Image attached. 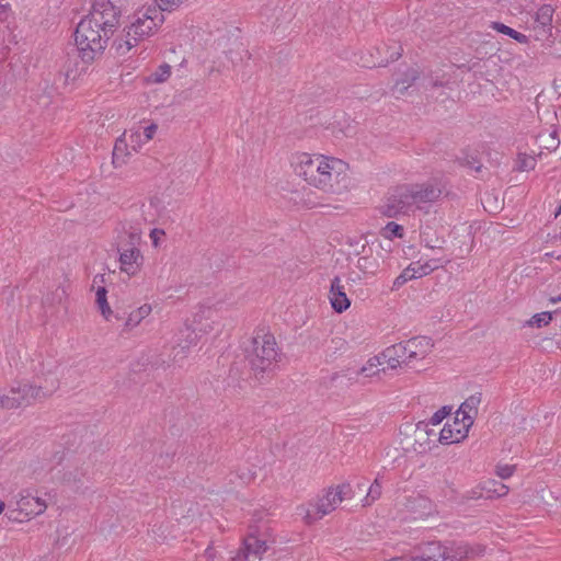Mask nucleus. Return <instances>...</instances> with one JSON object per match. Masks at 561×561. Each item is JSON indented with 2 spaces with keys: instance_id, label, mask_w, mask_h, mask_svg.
<instances>
[{
  "instance_id": "nucleus-1",
  "label": "nucleus",
  "mask_w": 561,
  "mask_h": 561,
  "mask_svg": "<svg viewBox=\"0 0 561 561\" xmlns=\"http://www.w3.org/2000/svg\"><path fill=\"white\" fill-rule=\"evenodd\" d=\"M295 171L309 185L325 193H339L342 182L346 179V164L335 158L323 156L311 157L301 153L297 158Z\"/></svg>"
},
{
  "instance_id": "nucleus-2",
  "label": "nucleus",
  "mask_w": 561,
  "mask_h": 561,
  "mask_svg": "<svg viewBox=\"0 0 561 561\" xmlns=\"http://www.w3.org/2000/svg\"><path fill=\"white\" fill-rule=\"evenodd\" d=\"M164 15L157 5L142 7L130 16L129 25L113 42L118 56H126L131 48L146 37L153 35L163 24Z\"/></svg>"
},
{
  "instance_id": "nucleus-3",
  "label": "nucleus",
  "mask_w": 561,
  "mask_h": 561,
  "mask_svg": "<svg viewBox=\"0 0 561 561\" xmlns=\"http://www.w3.org/2000/svg\"><path fill=\"white\" fill-rule=\"evenodd\" d=\"M245 359L257 380L270 376L277 368L282 353L276 339L267 328H257L245 347Z\"/></svg>"
},
{
  "instance_id": "nucleus-4",
  "label": "nucleus",
  "mask_w": 561,
  "mask_h": 561,
  "mask_svg": "<svg viewBox=\"0 0 561 561\" xmlns=\"http://www.w3.org/2000/svg\"><path fill=\"white\" fill-rule=\"evenodd\" d=\"M111 33L101 30L87 16L76 27L75 42L78 56L84 65L100 59L107 46Z\"/></svg>"
},
{
  "instance_id": "nucleus-5",
  "label": "nucleus",
  "mask_w": 561,
  "mask_h": 561,
  "mask_svg": "<svg viewBox=\"0 0 561 561\" xmlns=\"http://www.w3.org/2000/svg\"><path fill=\"white\" fill-rule=\"evenodd\" d=\"M416 210L410 184H401L391 188L380 207L381 214L389 218L410 216Z\"/></svg>"
},
{
  "instance_id": "nucleus-6",
  "label": "nucleus",
  "mask_w": 561,
  "mask_h": 561,
  "mask_svg": "<svg viewBox=\"0 0 561 561\" xmlns=\"http://www.w3.org/2000/svg\"><path fill=\"white\" fill-rule=\"evenodd\" d=\"M101 30L114 34L119 24L121 10L110 0H92L91 10L87 15Z\"/></svg>"
},
{
  "instance_id": "nucleus-7",
  "label": "nucleus",
  "mask_w": 561,
  "mask_h": 561,
  "mask_svg": "<svg viewBox=\"0 0 561 561\" xmlns=\"http://www.w3.org/2000/svg\"><path fill=\"white\" fill-rule=\"evenodd\" d=\"M197 341L198 334L194 328L187 324L181 328L176 335V343L170 354L172 363L181 365L187 357L191 346L196 345Z\"/></svg>"
},
{
  "instance_id": "nucleus-8",
  "label": "nucleus",
  "mask_w": 561,
  "mask_h": 561,
  "mask_svg": "<svg viewBox=\"0 0 561 561\" xmlns=\"http://www.w3.org/2000/svg\"><path fill=\"white\" fill-rule=\"evenodd\" d=\"M416 209L421 210L424 204H433L437 202L442 194L443 187L436 180L423 183H410Z\"/></svg>"
},
{
  "instance_id": "nucleus-9",
  "label": "nucleus",
  "mask_w": 561,
  "mask_h": 561,
  "mask_svg": "<svg viewBox=\"0 0 561 561\" xmlns=\"http://www.w3.org/2000/svg\"><path fill=\"white\" fill-rule=\"evenodd\" d=\"M443 547L444 556L442 557V561H466L481 556L485 550V548L480 545L470 546L463 542H449Z\"/></svg>"
},
{
  "instance_id": "nucleus-10",
  "label": "nucleus",
  "mask_w": 561,
  "mask_h": 561,
  "mask_svg": "<svg viewBox=\"0 0 561 561\" xmlns=\"http://www.w3.org/2000/svg\"><path fill=\"white\" fill-rule=\"evenodd\" d=\"M129 243L126 248H119V263L121 270L129 275H134L138 270L142 256L140 250L135 245L136 241L139 240L137 233L129 234Z\"/></svg>"
},
{
  "instance_id": "nucleus-11",
  "label": "nucleus",
  "mask_w": 561,
  "mask_h": 561,
  "mask_svg": "<svg viewBox=\"0 0 561 561\" xmlns=\"http://www.w3.org/2000/svg\"><path fill=\"white\" fill-rule=\"evenodd\" d=\"M554 9L550 4L541 5L535 15L533 30L536 41H548L552 36V18Z\"/></svg>"
},
{
  "instance_id": "nucleus-12",
  "label": "nucleus",
  "mask_w": 561,
  "mask_h": 561,
  "mask_svg": "<svg viewBox=\"0 0 561 561\" xmlns=\"http://www.w3.org/2000/svg\"><path fill=\"white\" fill-rule=\"evenodd\" d=\"M268 550L267 542L254 535H249L243 540L237 559L243 561H263V557Z\"/></svg>"
},
{
  "instance_id": "nucleus-13",
  "label": "nucleus",
  "mask_w": 561,
  "mask_h": 561,
  "mask_svg": "<svg viewBox=\"0 0 561 561\" xmlns=\"http://www.w3.org/2000/svg\"><path fill=\"white\" fill-rule=\"evenodd\" d=\"M341 503V499L333 494V489H329L327 494L319 499L314 507V512L308 510L305 515V520L307 524H312L313 522L321 519L323 516L333 512L337 505Z\"/></svg>"
},
{
  "instance_id": "nucleus-14",
  "label": "nucleus",
  "mask_w": 561,
  "mask_h": 561,
  "mask_svg": "<svg viewBox=\"0 0 561 561\" xmlns=\"http://www.w3.org/2000/svg\"><path fill=\"white\" fill-rule=\"evenodd\" d=\"M382 360L388 364V367L391 369H396L398 367H409L414 368L412 364V359L408 356L407 346L404 342H400L393 345L388 346L381 353Z\"/></svg>"
},
{
  "instance_id": "nucleus-15",
  "label": "nucleus",
  "mask_w": 561,
  "mask_h": 561,
  "mask_svg": "<svg viewBox=\"0 0 561 561\" xmlns=\"http://www.w3.org/2000/svg\"><path fill=\"white\" fill-rule=\"evenodd\" d=\"M16 505L20 513H23L25 516L41 515L47 508L46 502L38 496H34L30 490H22L19 493Z\"/></svg>"
},
{
  "instance_id": "nucleus-16",
  "label": "nucleus",
  "mask_w": 561,
  "mask_h": 561,
  "mask_svg": "<svg viewBox=\"0 0 561 561\" xmlns=\"http://www.w3.org/2000/svg\"><path fill=\"white\" fill-rule=\"evenodd\" d=\"M85 474L87 472L83 468L70 465L62 468V470L58 469L53 479L78 492L83 488Z\"/></svg>"
},
{
  "instance_id": "nucleus-17",
  "label": "nucleus",
  "mask_w": 561,
  "mask_h": 561,
  "mask_svg": "<svg viewBox=\"0 0 561 561\" xmlns=\"http://www.w3.org/2000/svg\"><path fill=\"white\" fill-rule=\"evenodd\" d=\"M407 346L408 356L412 359V364L424 359L434 347V343L431 337L427 336H415L408 341H404Z\"/></svg>"
},
{
  "instance_id": "nucleus-18",
  "label": "nucleus",
  "mask_w": 561,
  "mask_h": 561,
  "mask_svg": "<svg viewBox=\"0 0 561 561\" xmlns=\"http://www.w3.org/2000/svg\"><path fill=\"white\" fill-rule=\"evenodd\" d=\"M470 427L458 416L455 417L454 424H445L438 434V440L442 444L459 443L468 436Z\"/></svg>"
},
{
  "instance_id": "nucleus-19",
  "label": "nucleus",
  "mask_w": 561,
  "mask_h": 561,
  "mask_svg": "<svg viewBox=\"0 0 561 561\" xmlns=\"http://www.w3.org/2000/svg\"><path fill=\"white\" fill-rule=\"evenodd\" d=\"M329 299L334 311L342 313L351 306V300L346 296L344 286L341 284L340 277H334L331 282Z\"/></svg>"
},
{
  "instance_id": "nucleus-20",
  "label": "nucleus",
  "mask_w": 561,
  "mask_h": 561,
  "mask_svg": "<svg viewBox=\"0 0 561 561\" xmlns=\"http://www.w3.org/2000/svg\"><path fill=\"white\" fill-rule=\"evenodd\" d=\"M10 393L18 396L21 407L32 405L36 401H43L35 383L20 382L10 388Z\"/></svg>"
},
{
  "instance_id": "nucleus-21",
  "label": "nucleus",
  "mask_w": 561,
  "mask_h": 561,
  "mask_svg": "<svg viewBox=\"0 0 561 561\" xmlns=\"http://www.w3.org/2000/svg\"><path fill=\"white\" fill-rule=\"evenodd\" d=\"M481 402V393L471 394L469 398L461 403L459 410L456 413V416L461 415V421L466 423L467 427H471L474 421V417L478 414V407Z\"/></svg>"
},
{
  "instance_id": "nucleus-22",
  "label": "nucleus",
  "mask_w": 561,
  "mask_h": 561,
  "mask_svg": "<svg viewBox=\"0 0 561 561\" xmlns=\"http://www.w3.org/2000/svg\"><path fill=\"white\" fill-rule=\"evenodd\" d=\"M444 547L438 541L426 542L419 547V554H415L416 561H442Z\"/></svg>"
},
{
  "instance_id": "nucleus-23",
  "label": "nucleus",
  "mask_w": 561,
  "mask_h": 561,
  "mask_svg": "<svg viewBox=\"0 0 561 561\" xmlns=\"http://www.w3.org/2000/svg\"><path fill=\"white\" fill-rule=\"evenodd\" d=\"M38 382H35L36 388L39 391V396L43 400L51 397L59 388V379L58 377L51 373L50 370L47 375L41 379V377L36 376Z\"/></svg>"
},
{
  "instance_id": "nucleus-24",
  "label": "nucleus",
  "mask_w": 561,
  "mask_h": 561,
  "mask_svg": "<svg viewBox=\"0 0 561 561\" xmlns=\"http://www.w3.org/2000/svg\"><path fill=\"white\" fill-rule=\"evenodd\" d=\"M152 311V307L149 304H144L136 310L131 311L125 321V330L129 331L140 324Z\"/></svg>"
},
{
  "instance_id": "nucleus-25",
  "label": "nucleus",
  "mask_w": 561,
  "mask_h": 561,
  "mask_svg": "<svg viewBox=\"0 0 561 561\" xmlns=\"http://www.w3.org/2000/svg\"><path fill=\"white\" fill-rule=\"evenodd\" d=\"M508 490L510 489L507 485L497 480H488L483 483V485L481 486V491L479 493L476 491L473 493L478 494V496L480 497L483 495L482 491H485L488 493V496L501 497L506 495L508 493Z\"/></svg>"
},
{
  "instance_id": "nucleus-26",
  "label": "nucleus",
  "mask_w": 561,
  "mask_h": 561,
  "mask_svg": "<svg viewBox=\"0 0 561 561\" xmlns=\"http://www.w3.org/2000/svg\"><path fill=\"white\" fill-rule=\"evenodd\" d=\"M491 28H493L494 31H496L499 33L510 36L511 38L515 39L516 42H518L520 44L528 43V37L525 34L519 33V32L515 31L514 28H512L501 22H492Z\"/></svg>"
},
{
  "instance_id": "nucleus-27",
  "label": "nucleus",
  "mask_w": 561,
  "mask_h": 561,
  "mask_svg": "<svg viewBox=\"0 0 561 561\" xmlns=\"http://www.w3.org/2000/svg\"><path fill=\"white\" fill-rule=\"evenodd\" d=\"M381 493H382V485L380 482V474H378L377 478L374 480V482L370 484L368 492H367L365 499L363 500V506L371 505L375 501L380 499Z\"/></svg>"
},
{
  "instance_id": "nucleus-28",
  "label": "nucleus",
  "mask_w": 561,
  "mask_h": 561,
  "mask_svg": "<svg viewBox=\"0 0 561 561\" xmlns=\"http://www.w3.org/2000/svg\"><path fill=\"white\" fill-rule=\"evenodd\" d=\"M378 261L377 259L368 255L360 256L357 261V267L364 274L374 275L378 270Z\"/></svg>"
},
{
  "instance_id": "nucleus-29",
  "label": "nucleus",
  "mask_w": 561,
  "mask_h": 561,
  "mask_svg": "<svg viewBox=\"0 0 561 561\" xmlns=\"http://www.w3.org/2000/svg\"><path fill=\"white\" fill-rule=\"evenodd\" d=\"M106 289L105 287H99L98 290H96V305L102 313V316L106 319V320H110V316L113 314L111 308H110V305L107 302V299H106Z\"/></svg>"
},
{
  "instance_id": "nucleus-30",
  "label": "nucleus",
  "mask_w": 561,
  "mask_h": 561,
  "mask_svg": "<svg viewBox=\"0 0 561 561\" xmlns=\"http://www.w3.org/2000/svg\"><path fill=\"white\" fill-rule=\"evenodd\" d=\"M381 236L386 239L392 240L393 238H403L404 228L394 221L388 222L380 231Z\"/></svg>"
},
{
  "instance_id": "nucleus-31",
  "label": "nucleus",
  "mask_w": 561,
  "mask_h": 561,
  "mask_svg": "<svg viewBox=\"0 0 561 561\" xmlns=\"http://www.w3.org/2000/svg\"><path fill=\"white\" fill-rule=\"evenodd\" d=\"M407 76H409V81L397 80L393 85V89L400 94H403L415 82L419 77V72L411 68L407 71Z\"/></svg>"
},
{
  "instance_id": "nucleus-32",
  "label": "nucleus",
  "mask_w": 561,
  "mask_h": 561,
  "mask_svg": "<svg viewBox=\"0 0 561 561\" xmlns=\"http://www.w3.org/2000/svg\"><path fill=\"white\" fill-rule=\"evenodd\" d=\"M407 76H409V81L397 80L393 85V89L400 94H403L415 82L419 77V72L411 68L407 71Z\"/></svg>"
},
{
  "instance_id": "nucleus-33",
  "label": "nucleus",
  "mask_w": 561,
  "mask_h": 561,
  "mask_svg": "<svg viewBox=\"0 0 561 561\" xmlns=\"http://www.w3.org/2000/svg\"><path fill=\"white\" fill-rule=\"evenodd\" d=\"M124 136L128 142V147L134 151H137L141 145L146 142L140 130H129V133L125 131Z\"/></svg>"
},
{
  "instance_id": "nucleus-34",
  "label": "nucleus",
  "mask_w": 561,
  "mask_h": 561,
  "mask_svg": "<svg viewBox=\"0 0 561 561\" xmlns=\"http://www.w3.org/2000/svg\"><path fill=\"white\" fill-rule=\"evenodd\" d=\"M21 408V401L18 400V396L11 394H1L0 393V409L3 410H15Z\"/></svg>"
},
{
  "instance_id": "nucleus-35",
  "label": "nucleus",
  "mask_w": 561,
  "mask_h": 561,
  "mask_svg": "<svg viewBox=\"0 0 561 561\" xmlns=\"http://www.w3.org/2000/svg\"><path fill=\"white\" fill-rule=\"evenodd\" d=\"M552 320V313L549 311L540 312L531 317L530 320L527 321V324L530 327L541 328L548 325Z\"/></svg>"
},
{
  "instance_id": "nucleus-36",
  "label": "nucleus",
  "mask_w": 561,
  "mask_h": 561,
  "mask_svg": "<svg viewBox=\"0 0 561 561\" xmlns=\"http://www.w3.org/2000/svg\"><path fill=\"white\" fill-rule=\"evenodd\" d=\"M385 364L382 360L381 354L379 356L373 357L367 362V365L363 366L360 369V374H364L367 377L377 375L379 370H374L373 368H377L378 365Z\"/></svg>"
},
{
  "instance_id": "nucleus-37",
  "label": "nucleus",
  "mask_w": 561,
  "mask_h": 561,
  "mask_svg": "<svg viewBox=\"0 0 561 561\" xmlns=\"http://www.w3.org/2000/svg\"><path fill=\"white\" fill-rule=\"evenodd\" d=\"M171 76V67L168 64H163L151 75L152 82L162 83L167 81Z\"/></svg>"
},
{
  "instance_id": "nucleus-38",
  "label": "nucleus",
  "mask_w": 561,
  "mask_h": 561,
  "mask_svg": "<svg viewBox=\"0 0 561 561\" xmlns=\"http://www.w3.org/2000/svg\"><path fill=\"white\" fill-rule=\"evenodd\" d=\"M416 267V278L417 277H423L425 275H428L431 272H433L434 270H436L439 264L437 261H430V262H426L425 264H420L419 262L417 263H413Z\"/></svg>"
},
{
  "instance_id": "nucleus-39",
  "label": "nucleus",
  "mask_w": 561,
  "mask_h": 561,
  "mask_svg": "<svg viewBox=\"0 0 561 561\" xmlns=\"http://www.w3.org/2000/svg\"><path fill=\"white\" fill-rule=\"evenodd\" d=\"M536 165L535 158L527 154H519L517 161V170L518 171H529L534 170Z\"/></svg>"
},
{
  "instance_id": "nucleus-40",
  "label": "nucleus",
  "mask_w": 561,
  "mask_h": 561,
  "mask_svg": "<svg viewBox=\"0 0 561 561\" xmlns=\"http://www.w3.org/2000/svg\"><path fill=\"white\" fill-rule=\"evenodd\" d=\"M186 0H156V5L163 12H171L178 9Z\"/></svg>"
},
{
  "instance_id": "nucleus-41",
  "label": "nucleus",
  "mask_w": 561,
  "mask_h": 561,
  "mask_svg": "<svg viewBox=\"0 0 561 561\" xmlns=\"http://www.w3.org/2000/svg\"><path fill=\"white\" fill-rule=\"evenodd\" d=\"M428 424L425 421H421L416 424L415 435L417 438H423V436H427L428 438L431 436H436V433L434 430L428 428Z\"/></svg>"
},
{
  "instance_id": "nucleus-42",
  "label": "nucleus",
  "mask_w": 561,
  "mask_h": 561,
  "mask_svg": "<svg viewBox=\"0 0 561 561\" xmlns=\"http://www.w3.org/2000/svg\"><path fill=\"white\" fill-rule=\"evenodd\" d=\"M352 493V486L350 483H342L336 486V489L333 490V494L341 499V502L345 499L351 496Z\"/></svg>"
},
{
  "instance_id": "nucleus-43",
  "label": "nucleus",
  "mask_w": 561,
  "mask_h": 561,
  "mask_svg": "<svg viewBox=\"0 0 561 561\" xmlns=\"http://www.w3.org/2000/svg\"><path fill=\"white\" fill-rule=\"evenodd\" d=\"M514 471H515V466H512V465H497L496 466V474L501 479H508L510 477L513 476Z\"/></svg>"
},
{
  "instance_id": "nucleus-44",
  "label": "nucleus",
  "mask_w": 561,
  "mask_h": 561,
  "mask_svg": "<svg viewBox=\"0 0 561 561\" xmlns=\"http://www.w3.org/2000/svg\"><path fill=\"white\" fill-rule=\"evenodd\" d=\"M450 412V409H447L446 407H443L440 410H438L437 412H435L431 420H430V424L432 425H438L443 422V420L449 414Z\"/></svg>"
},
{
  "instance_id": "nucleus-45",
  "label": "nucleus",
  "mask_w": 561,
  "mask_h": 561,
  "mask_svg": "<svg viewBox=\"0 0 561 561\" xmlns=\"http://www.w3.org/2000/svg\"><path fill=\"white\" fill-rule=\"evenodd\" d=\"M401 51H402V48L399 47L398 50L396 51H392L390 54V57L389 59H381L380 61L378 62H374L373 65H369L368 67H385L387 66V64L389 61H394V60H398L400 57H401Z\"/></svg>"
},
{
  "instance_id": "nucleus-46",
  "label": "nucleus",
  "mask_w": 561,
  "mask_h": 561,
  "mask_svg": "<svg viewBox=\"0 0 561 561\" xmlns=\"http://www.w3.org/2000/svg\"><path fill=\"white\" fill-rule=\"evenodd\" d=\"M127 147H128V142H127L125 136L123 135V138L117 139L115 142L114 151H113L114 160L118 157V152H123L125 149H127Z\"/></svg>"
},
{
  "instance_id": "nucleus-47",
  "label": "nucleus",
  "mask_w": 561,
  "mask_h": 561,
  "mask_svg": "<svg viewBox=\"0 0 561 561\" xmlns=\"http://www.w3.org/2000/svg\"><path fill=\"white\" fill-rule=\"evenodd\" d=\"M65 457V450L60 446L57 450L51 454L49 461L54 462L56 466L60 465Z\"/></svg>"
},
{
  "instance_id": "nucleus-48",
  "label": "nucleus",
  "mask_w": 561,
  "mask_h": 561,
  "mask_svg": "<svg viewBox=\"0 0 561 561\" xmlns=\"http://www.w3.org/2000/svg\"><path fill=\"white\" fill-rule=\"evenodd\" d=\"M416 267L414 264H410L407 268H404L401 274L408 280L416 278Z\"/></svg>"
},
{
  "instance_id": "nucleus-49",
  "label": "nucleus",
  "mask_w": 561,
  "mask_h": 561,
  "mask_svg": "<svg viewBox=\"0 0 561 561\" xmlns=\"http://www.w3.org/2000/svg\"><path fill=\"white\" fill-rule=\"evenodd\" d=\"M10 13V4L5 0H0V21H5Z\"/></svg>"
},
{
  "instance_id": "nucleus-50",
  "label": "nucleus",
  "mask_w": 561,
  "mask_h": 561,
  "mask_svg": "<svg viewBox=\"0 0 561 561\" xmlns=\"http://www.w3.org/2000/svg\"><path fill=\"white\" fill-rule=\"evenodd\" d=\"M157 125L156 124H151L147 127L144 128V131L141 133L144 138H145V141H149L150 139H152L154 133L157 131Z\"/></svg>"
},
{
  "instance_id": "nucleus-51",
  "label": "nucleus",
  "mask_w": 561,
  "mask_h": 561,
  "mask_svg": "<svg viewBox=\"0 0 561 561\" xmlns=\"http://www.w3.org/2000/svg\"><path fill=\"white\" fill-rule=\"evenodd\" d=\"M164 236V231L160 229H153L150 232V238L152 239V243L157 247L160 238Z\"/></svg>"
},
{
  "instance_id": "nucleus-52",
  "label": "nucleus",
  "mask_w": 561,
  "mask_h": 561,
  "mask_svg": "<svg viewBox=\"0 0 561 561\" xmlns=\"http://www.w3.org/2000/svg\"><path fill=\"white\" fill-rule=\"evenodd\" d=\"M331 343L334 344L336 350H344L346 346V342L341 337L332 339Z\"/></svg>"
},
{
  "instance_id": "nucleus-53",
  "label": "nucleus",
  "mask_w": 561,
  "mask_h": 561,
  "mask_svg": "<svg viewBox=\"0 0 561 561\" xmlns=\"http://www.w3.org/2000/svg\"><path fill=\"white\" fill-rule=\"evenodd\" d=\"M407 283V279L400 274L393 282L392 289H399L402 285Z\"/></svg>"
},
{
  "instance_id": "nucleus-54",
  "label": "nucleus",
  "mask_w": 561,
  "mask_h": 561,
  "mask_svg": "<svg viewBox=\"0 0 561 561\" xmlns=\"http://www.w3.org/2000/svg\"><path fill=\"white\" fill-rule=\"evenodd\" d=\"M387 561H416L414 556L411 557H396Z\"/></svg>"
},
{
  "instance_id": "nucleus-55",
  "label": "nucleus",
  "mask_w": 561,
  "mask_h": 561,
  "mask_svg": "<svg viewBox=\"0 0 561 561\" xmlns=\"http://www.w3.org/2000/svg\"><path fill=\"white\" fill-rule=\"evenodd\" d=\"M556 135V131H553L550 136H551V141H552V145H553V149L558 148L559 146V140L554 137Z\"/></svg>"
},
{
  "instance_id": "nucleus-56",
  "label": "nucleus",
  "mask_w": 561,
  "mask_h": 561,
  "mask_svg": "<svg viewBox=\"0 0 561 561\" xmlns=\"http://www.w3.org/2000/svg\"><path fill=\"white\" fill-rule=\"evenodd\" d=\"M56 469H57V466H56V465H55V466H50V467H49V469H48V470H46V472H44V474L42 473V476H43V477H44V476H47V473L53 472V471H55ZM41 471L43 472V471H44V468H42V469H41Z\"/></svg>"
},
{
  "instance_id": "nucleus-57",
  "label": "nucleus",
  "mask_w": 561,
  "mask_h": 561,
  "mask_svg": "<svg viewBox=\"0 0 561 561\" xmlns=\"http://www.w3.org/2000/svg\"><path fill=\"white\" fill-rule=\"evenodd\" d=\"M56 469H57V466H56V465H55V466H50V467H49V469H48V470H46V472H44V474L42 473V476H43V477H44V476H47V473L53 472V471H55ZM41 471L43 472V471H44V468H42V469H41Z\"/></svg>"
},
{
  "instance_id": "nucleus-58",
  "label": "nucleus",
  "mask_w": 561,
  "mask_h": 561,
  "mask_svg": "<svg viewBox=\"0 0 561 561\" xmlns=\"http://www.w3.org/2000/svg\"><path fill=\"white\" fill-rule=\"evenodd\" d=\"M34 473L36 474V477H35L36 480H43L44 479V477L42 476V471L37 472L36 468L34 469Z\"/></svg>"
},
{
  "instance_id": "nucleus-59",
  "label": "nucleus",
  "mask_w": 561,
  "mask_h": 561,
  "mask_svg": "<svg viewBox=\"0 0 561 561\" xmlns=\"http://www.w3.org/2000/svg\"><path fill=\"white\" fill-rule=\"evenodd\" d=\"M550 301L553 302V304L559 302V301H561V296L551 297Z\"/></svg>"
},
{
  "instance_id": "nucleus-60",
  "label": "nucleus",
  "mask_w": 561,
  "mask_h": 561,
  "mask_svg": "<svg viewBox=\"0 0 561 561\" xmlns=\"http://www.w3.org/2000/svg\"><path fill=\"white\" fill-rule=\"evenodd\" d=\"M440 85H442V83L438 82V81H431V87L432 88H437V87H440Z\"/></svg>"
},
{
  "instance_id": "nucleus-61",
  "label": "nucleus",
  "mask_w": 561,
  "mask_h": 561,
  "mask_svg": "<svg viewBox=\"0 0 561 561\" xmlns=\"http://www.w3.org/2000/svg\"><path fill=\"white\" fill-rule=\"evenodd\" d=\"M77 76V73L72 75V71L71 70H67V78H72L75 79Z\"/></svg>"
},
{
  "instance_id": "nucleus-62",
  "label": "nucleus",
  "mask_w": 561,
  "mask_h": 561,
  "mask_svg": "<svg viewBox=\"0 0 561 561\" xmlns=\"http://www.w3.org/2000/svg\"><path fill=\"white\" fill-rule=\"evenodd\" d=\"M471 168H473L476 171H480L481 170V164L479 165H473V164H470Z\"/></svg>"
},
{
  "instance_id": "nucleus-63",
  "label": "nucleus",
  "mask_w": 561,
  "mask_h": 561,
  "mask_svg": "<svg viewBox=\"0 0 561 561\" xmlns=\"http://www.w3.org/2000/svg\"><path fill=\"white\" fill-rule=\"evenodd\" d=\"M4 507H5L4 502L0 501V514L3 512Z\"/></svg>"
},
{
  "instance_id": "nucleus-64",
  "label": "nucleus",
  "mask_w": 561,
  "mask_h": 561,
  "mask_svg": "<svg viewBox=\"0 0 561 561\" xmlns=\"http://www.w3.org/2000/svg\"><path fill=\"white\" fill-rule=\"evenodd\" d=\"M401 81H409V76H407V72L403 75V78L400 79Z\"/></svg>"
}]
</instances>
